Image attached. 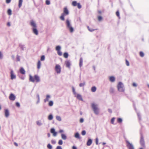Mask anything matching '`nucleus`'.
Returning <instances> with one entry per match:
<instances>
[{"instance_id": "12", "label": "nucleus", "mask_w": 149, "mask_h": 149, "mask_svg": "<svg viewBox=\"0 0 149 149\" xmlns=\"http://www.w3.org/2000/svg\"><path fill=\"white\" fill-rule=\"evenodd\" d=\"M32 30L33 33L36 35H38V31L36 29V28H32Z\"/></svg>"}, {"instance_id": "50", "label": "nucleus", "mask_w": 149, "mask_h": 149, "mask_svg": "<svg viewBox=\"0 0 149 149\" xmlns=\"http://www.w3.org/2000/svg\"><path fill=\"white\" fill-rule=\"evenodd\" d=\"M115 119V118H113L111 120V123L112 124H113L114 122Z\"/></svg>"}, {"instance_id": "18", "label": "nucleus", "mask_w": 149, "mask_h": 149, "mask_svg": "<svg viewBox=\"0 0 149 149\" xmlns=\"http://www.w3.org/2000/svg\"><path fill=\"white\" fill-rule=\"evenodd\" d=\"M20 73L22 74H25V71L23 68H21L19 70Z\"/></svg>"}, {"instance_id": "62", "label": "nucleus", "mask_w": 149, "mask_h": 149, "mask_svg": "<svg viewBox=\"0 0 149 149\" xmlns=\"http://www.w3.org/2000/svg\"><path fill=\"white\" fill-rule=\"evenodd\" d=\"M11 0H6V2L7 3H10Z\"/></svg>"}, {"instance_id": "20", "label": "nucleus", "mask_w": 149, "mask_h": 149, "mask_svg": "<svg viewBox=\"0 0 149 149\" xmlns=\"http://www.w3.org/2000/svg\"><path fill=\"white\" fill-rule=\"evenodd\" d=\"M76 97L79 100L83 101V99L82 97L79 94H77L76 96Z\"/></svg>"}, {"instance_id": "37", "label": "nucleus", "mask_w": 149, "mask_h": 149, "mask_svg": "<svg viewBox=\"0 0 149 149\" xmlns=\"http://www.w3.org/2000/svg\"><path fill=\"white\" fill-rule=\"evenodd\" d=\"M48 105L49 106H52L53 105V102L52 101H50L48 103Z\"/></svg>"}, {"instance_id": "49", "label": "nucleus", "mask_w": 149, "mask_h": 149, "mask_svg": "<svg viewBox=\"0 0 149 149\" xmlns=\"http://www.w3.org/2000/svg\"><path fill=\"white\" fill-rule=\"evenodd\" d=\"M50 1L49 0H46V4L47 5H49L50 4Z\"/></svg>"}, {"instance_id": "36", "label": "nucleus", "mask_w": 149, "mask_h": 149, "mask_svg": "<svg viewBox=\"0 0 149 149\" xmlns=\"http://www.w3.org/2000/svg\"><path fill=\"white\" fill-rule=\"evenodd\" d=\"M61 49V47L59 45L57 46L56 47V51H57L60 50Z\"/></svg>"}, {"instance_id": "59", "label": "nucleus", "mask_w": 149, "mask_h": 149, "mask_svg": "<svg viewBox=\"0 0 149 149\" xmlns=\"http://www.w3.org/2000/svg\"><path fill=\"white\" fill-rule=\"evenodd\" d=\"M84 120L83 118H81L79 120V122L80 123H82L84 122Z\"/></svg>"}, {"instance_id": "58", "label": "nucleus", "mask_w": 149, "mask_h": 149, "mask_svg": "<svg viewBox=\"0 0 149 149\" xmlns=\"http://www.w3.org/2000/svg\"><path fill=\"white\" fill-rule=\"evenodd\" d=\"M16 106L18 107H20V104L18 102H16Z\"/></svg>"}, {"instance_id": "21", "label": "nucleus", "mask_w": 149, "mask_h": 149, "mask_svg": "<svg viewBox=\"0 0 149 149\" xmlns=\"http://www.w3.org/2000/svg\"><path fill=\"white\" fill-rule=\"evenodd\" d=\"M109 79L111 82H113L115 81V78L113 76H111L109 77Z\"/></svg>"}, {"instance_id": "9", "label": "nucleus", "mask_w": 149, "mask_h": 149, "mask_svg": "<svg viewBox=\"0 0 149 149\" xmlns=\"http://www.w3.org/2000/svg\"><path fill=\"white\" fill-rule=\"evenodd\" d=\"M141 139L140 141V143L141 145L143 146L145 145V142L143 138V136L141 134Z\"/></svg>"}, {"instance_id": "19", "label": "nucleus", "mask_w": 149, "mask_h": 149, "mask_svg": "<svg viewBox=\"0 0 149 149\" xmlns=\"http://www.w3.org/2000/svg\"><path fill=\"white\" fill-rule=\"evenodd\" d=\"M29 79L30 81L32 82H35L34 76V77H33L31 75H29Z\"/></svg>"}, {"instance_id": "8", "label": "nucleus", "mask_w": 149, "mask_h": 149, "mask_svg": "<svg viewBox=\"0 0 149 149\" xmlns=\"http://www.w3.org/2000/svg\"><path fill=\"white\" fill-rule=\"evenodd\" d=\"M16 98L15 96L12 93L10 94L9 96V99L12 101H14Z\"/></svg>"}, {"instance_id": "53", "label": "nucleus", "mask_w": 149, "mask_h": 149, "mask_svg": "<svg viewBox=\"0 0 149 149\" xmlns=\"http://www.w3.org/2000/svg\"><path fill=\"white\" fill-rule=\"evenodd\" d=\"M86 134V132L85 130H83L81 132V134L82 135H84Z\"/></svg>"}, {"instance_id": "1", "label": "nucleus", "mask_w": 149, "mask_h": 149, "mask_svg": "<svg viewBox=\"0 0 149 149\" xmlns=\"http://www.w3.org/2000/svg\"><path fill=\"white\" fill-rule=\"evenodd\" d=\"M91 107L94 113L96 115H98L100 109L98 105L94 103H92L91 104Z\"/></svg>"}, {"instance_id": "35", "label": "nucleus", "mask_w": 149, "mask_h": 149, "mask_svg": "<svg viewBox=\"0 0 149 149\" xmlns=\"http://www.w3.org/2000/svg\"><path fill=\"white\" fill-rule=\"evenodd\" d=\"M63 56L65 58H67L68 56V53L67 52L64 53L63 54Z\"/></svg>"}, {"instance_id": "39", "label": "nucleus", "mask_w": 149, "mask_h": 149, "mask_svg": "<svg viewBox=\"0 0 149 149\" xmlns=\"http://www.w3.org/2000/svg\"><path fill=\"white\" fill-rule=\"evenodd\" d=\"M77 2L75 1H73L72 2V5L73 6H77Z\"/></svg>"}, {"instance_id": "23", "label": "nucleus", "mask_w": 149, "mask_h": 149, "mask_svg": "<svg viewBox=\"0 0 149 149\" xmlns=\"http://www.w3.org/2000/svg\"><path fill=\"white\" fill-rule=\"evenodd\" d=\"M74 136L76 138L78 139H80V135L78 132H77L75 134Z\"/></svg>"}, {"instance_id": "56", "label": "nucleus", "mask_w": 149, "mask_h": 149, "mask_svg": "<svg viewBox=\"0 0 149 149\" xmlns=\"http://www.w3.org/2000/svg\"><path fill=\"white\" fill-rule=\"evenodd\" d=\"M3 58V55L2 52L0 51V59H1Z\"/></svg>"}, {"instance_id": "11", "label": "nucleus", "mask_w": 149, "mask_h": 149, "mask_svg": "<svg viewBox=\"0 0 149 149\" xmlns=\"http://www.w3.org/2000/svg\"><path fill=\"white\" fill-rule=\"evenodd\" d=\"M51 132L53 134L54 136H55L57 135V132L55 131V130L54 128H52L51 129Z\"/></svg>"}, {"instance_id": "28", "label": "nucleus", "mask_w": 149, "mask_h": 149, "mask_svg": "<svg viewBox=\"0 0 149 149\" xmlns=\"http://www.w3.org/2000/svg\"><path fill=\"white\" fill-rule=\"evenodd\" d=\"M91 90L92 92H95L96 90V88L95 86H93L91 88Z\"/></svg>"}, {"instance_id": "46", "label": "nucleus", "mask_w": 149, "mask_h": 149, "mask_svg": "<svg viewBox=\"0 0 149 149\" xmlns=\"http://www.w3.org/2000/svg\"><path fill=\"white\" fill-rule=\"evenodd\" d=\"M45 59V56L44 55L42 56L41 57L40 60L41 61H43Z\"/></svg>"}, {"instance_id": "26", "label": "nucleus", "mask_w": 149, "mask_h": 149, "mask_svg": "<svg viewBox=\"0 0 149 149\" xmlns=\"http://www.w3.org/2000/svg\"><path fill=\"white\" fill-rule=\"evenodd\" d=\"M61 138L63 140H65L67 139L66 136L64 134H62L61 135Z\"/></svg>"}, {"instance_id": "14", "label": "nucleus", "mask_w": 149, "mask_h": 149, "mask_svg": "<svg viewBox=\"0 0 149 149\" xmlns=\"http://www.w3.org/2000/svg\"><path fill=\"white\" fill-rule=\"evenodd\" d=\"M65 64L66 65V67L69 68H70V66L71 65L70 62V61H67L65 62Z\"/></svg>"}, {"instance_id": "60", "label": "nucleus", "mask_w": 149, "mask_h": 149, "mask_svg": "<svg viewBox=\"0 0 149 149\" xmlns=\"http://www.w3.org/2000/svg\"><path fill=\"white\" fill-rule=\"evenodd\" d=\"M116 15H117V16L118 17H119V12L118 11H117L116 12Z\"/></svg>"}, {"instance_id": "2", "label": "nucleus", "mask_w": 149, "mask_h": 149, "mask_svg": "<svg viewBox=\"0 0 149 149\" xmlns=\"http://www.w3.org/2000/svg\"><path fill=\"white\" fill-rule=\"evenodd\" d=\"M66 28L69 30L70 32L73 33L74 31V29L71 24L70 21L68 19L66 20Z\"/></svg>"}, {"instance_id": "41", "label": "nucleus", "mask_w": 149, "mask_h": 149, "mask_svg": "<svg viewBox=\"0 0 149 149\" xmlns=\"http://www.w3.org/2000/svg\"><path fill=\"white\" fill-rule=\"evenodd\" d=\"M19 46L22 50H24V48H25L24 45L21 44L19 45Z\"/></svg>"}, {"instance_id": "43", "label": "nucleus", "mask_w": 149, "mask_h": 149, "mask_svg": "<svg viewBox=\"0 0 149 149\" xmlns=\"http://www.w3.org/2000/svg\"><path fill=\"white\" fill-rule=\"evenodd\" d=\"M57 53L60 56H61L62 54V53L60 50L58 51Z\"/></svg>"}, {"instance_id": "27", "label": "nucleus", "mask_w": 149, "mask_h": 149, "mask_svg": "<svg viewBox=\"0 0 149 149\" xmlns=\"http://www.w3.org/2000/svg\"><path fill=\"white\" fill-rule=\"evenodd\" d=\"M22 2H23L22 0H19L18 7L19 8H20L21 7V6H22Z\"/></svg>"}, {"instance_id": "29", "label": "nucleus", "mask_w": 149, "mask_h": 149, "mask_svg": "<svg viewBox=\"0 0 149 149\" xmlns=\"http://www.w3.org/2000/svg\"><path fill=\"white\" fill-rule=\"evenodd\" d=\"M72 88L73 94L75 95V96H76V95H77V93L75 91V89L73 86H72Z\"/></svg>"}, {"instance_id": "48", "label": "nucleus", "mask_w": 149, "mask_h": 149, "mask_svg": "<svg viewBox=\"0 0 149 149\" xmlns=\"http://www.w3.org/2000/svg\"><path fill=\"white\" fill-rule=\"evenodd\" d=\"M85 85V83L84 82L83 83H80L79 84V86L80 87H81L83 86H84Z\"/></svg>"}, {"instance_id": "17", "label": "nucleus", "mask_w": 149, "mask_h": 149, "mask_svg": "<svg viewBox=\"0 0 149 149\" xmlns=\"http://www.w3.org/2000/svg\"><path fill=\"white\" fill-rule=\"evenodd\" d=\"M92 142V140L91 139H89L86 143V145L87 146H90Z\"/></svg>"}, {"instance_id": "22", "label": "nucleus", "mask_w": 149, "mask_h": 149, "mask_svg": "<svg viewBox=\"0 0 149 149\" xmlns=\"http://www.w3.org/2000/svg\"><path fill=\"white\" fill-rule=\"evenodd\" d=\"M83 60L82 58L81 57L79 60V65L80 67H81L83 65Z\"/></svg>"}, {"instance_id": "15", "label": "nucleus", "mask_w": 149, "mask_h": 149, "mask_svg": "<svg viewBox=\"0 0 149 149\" xmlns=\"http://www.w3.org/2000/svg\"><path fill=\"white\" fill-rule=\"evenodd\" d=\"M5 115L6 117L7 118L9 115V112L8 109H6L5 110Z\"/></svg>"}, {"instance_id": "61", "label": "nucleus", "mask_w": 149, "mask_h": 149, "mask_svg": "<svg viewBox=\"0 0 149 149\" xmlns=\"http://www.w3.org/2000/svg\"><path fill=\"white\" fill-rule=\"evenodd\" d=\"M56 149H62L61 147L60 146H58Z\"/></svg>"}, {"instance_id": "3", "label": "nucleus", "mask_w": 149, "mask_h": 149, "mask_svg": "<svg viewBox=\"0 0 149 149\" xmlns=\"http://www.w3.org/2000/svg\"><path fill=\"white\" fill-rule=\"evenodd\" d=\"M69 14V11L66 7H65L63 9V13L61 14L60 19L62 21L65 20L64 16Z\"/></svg>"}, {"instance_id": "51", "label": "nucleus", "mask_w": 149, "mask_h": 149, "mask_svg": "<svg viewBox=\"0 0 149 149\" xmlns=\"http://www.w3.org/2000/svg\"><path fill=\"white\" fill-rule=\"evenodd\" d=\"M125 63H126V65L127 66H129V65H130L129 63V61L127 60H126Z\"/></svg>"}, {"instance_id": "34", "label": "nucleus", "mask_w": 149, "mask_h": 149, "mask_svg": "<svg viewBox=\"0 0 149 149\" xmlns=\"http://www.w3.org/2000/svg\"><path fill=\"white\" fill-rule=\"evenodd\" d=\"M53 118V116L51 114H50L48 117V119L49 120H52Z\"/></svg>"}, {"instance_id": "33", "label": "nucleus", "mask_w": 149, "mask_h": 149, "mask_svg": "<svg viewBox=\"0 0 149 149\" xmlns=\"http://www.w3.org/2000/svg\"><path fill=\"white\" fill-rule=\"evenodd\" d=\"M114 89L113 88L111 87L110 88L109 90V92L111 93H113L114 92Z\"/></svg>"}, {"instance_id": "64", "label": "nucleus", "mask_w": 149, "mask_h": 149, "mask_svg": "<svg viewBox=\"0 0 149 149\" xmlns=\"http://www.w3.org/2000/svg\"><path fill=\"white\" fill-rule=\"evenodd\" d=\"M38 100H40V97L39 95L38 94L37 95Z\"/></svg>"}, {"instance_id": "5", "label": "nucleus", "mask_w": 149, "mask_h": 149, "mask_svg": "<svg viewBox=\"0 0 149 149\" xmlns=\"http://www.w3.org/2000/svg\"><path fill=\"white\" fill-rule=\"evenodd\" d=\"M126 142L127 143V146L129 149H134V146L132 143L127 140H126Z\"/></svg>"}, {"instance_id": "31", "label": "nucleus", "mask_w": 149, "mask_h": 149, "mask_svg": "<svg viewBox=\"0 0 149 149\" xmlns=\"http://www.w3.org/2000/svg\"><path fill=\"white\" fill-rule=\"evenodd\" d=\"M56 120L59 121H60L61 120V118L60 116H57L56 117Z\"/></svg>"}, {"instance_id": "47", "label": "nucleus", "mask_w": 149, "mask_h": 149, "mask_svg": "<svg viewBox=\"0 0 149 149\" xmlns=\"http://www.w3.org/2000/svg\"><path fill=\"white\" fill-rule=\"evenodd\" d=\"M137 115L139 120H141V117L140 113H137Z\"/></svg>"}, {"instance_id": "16", "label": "nucleus", "mask_w": 149, "mask_h": 149, "mask_svg": "<svg viewBox=\"0 0 149 149\" xmlns=\"http://www.w3.org/2000/svg\"><path fill=\"white\" fill-rule=\"evenodd\" d=\"M50 97L51 96L50 95H46V98L44 100V102L45 103L49 101Z\"/></svg>"}, {"instance_id": "44", "label": "nucleus", "mask_w": 149, "mask_h": 149, "mask_svg": "<svg viewBox=\"0 0 149 149\" xmlns=\"http://www.w3.org/2000/svg\"><path fill=\"white\" fill-rule=\"evenodd\" d=\"M77 6L78 8L79 9H80L81 8V6L79 3H77Z\"/></svg>"}, {"instance_id": "38", "label": "nucleus", "mask_w": 149, "mask_h": 149, "mask_svg": "<svg viewBox=\"0 0 149 149\" xmlns=\"http://www.w3.org/2000/svg\"><path fill=\"white\" fill-rule=\"evenodd\" d=\"M122 119L121 118H118L117 119V122L118 123H121L122 122Z\"/></svg>"}, {"instance_id": "24", "label": "nucleus", "mask_w": 149, "mask_h": 149, "mask_svg": "<svg viewBox=\"0 0 149 149\" xmlns=\"http://www.w3.org/2000/svg\"><path fill=\"white\" fill-rule=\"evenodd\" d=\"M36 123L37 125L39 126H41L42 125V123L41 120H38L36 121Z\"/></svg>"}, {"instance_id": "25", "label": "nucleus", "mask_w": 149, "mask_h": 149, "mask_svg": "<svg viewBox=\"0 0 149 149\" xmlns=\"http://www.w3.org/2000/svg\"><path fill=\"white\" fill-rule=\"evenodd\" d=\"M41 63L40 61H39L37 63V68L39 69L40 68Z\"/></svg>"}, {"instance_id": "55", "label": "nucleus", "mask_w": 149, "mask_h": 149, "mask_svg": "<svg viewBox=\"0 0 149 149\" xmlns=\"http://www.w3.org/2000/svg\"><path fill=\"white\" fill-rule=\"evenodd\" d=\"M98 20L99 21H101L102 19V17L101 16H99L98 18Z\"/></svg>"}, {"instance_id": "54", "label": "nucleus", "mask_w": 149, "mask_h": 149, "mask_svg": "<svg viewBox=\"0 0 149 149\" xmlns=\"http://www.w3.org/2000/svg\"><path fill=\"white\" fill-rule=\"evenodd\" d=\"M51 142L52 144H55L56 143V141L55 140H52L51 141Z\"/></svg>"}, {"instance_id": "40", "label": "nucleus", "mask_w": 149, "mask_h": 149, "mask_svg": "<svg viewBox=\"0 0 149 149\" xmlns=\"http://www.w3.org/2000/svg\"><path fill=\"white\" fill-rule=\"evenodd\" d=\"M7 13L9 15H11L12 14V11L10 9L8 10L7 11Z\"/></svg>"}, {"instance_id": "30", "label": "nucleus", "mask_w": 149, "mask_h": 149, "mask_svg": "<svg viewBox=\"0 0 149 149\" xmlns=\"http://www.w3.org/2000/svg\"><path fill=\"white\" fill-rule=\"evenodd\" d=\"M87 28L88 30L91 32H93L94 31L96 30V29H93L92 28H91L89 26H87Z\"/></svg>"}, {"instance_id": "52", "label": "nucleus", "mask_w": 149, "mask_h": 149, "mask_svg": "<svg viewBox=\"0 0 149 149\" xmlns=\"http://www.w3.org/2000/svg\"><path fill=\"white\" fill-rule=\"evenodd\" d=\"M17 60L18 61H20V56L18 55L17 56Z\"/></svg>"}, {"instance_id": "7", "label": "nucleus", "mask_w": 149, "mask_h": 149, "mask_svg": "<svg viewBox=\"0 0 149 149\" xmlns=\"http://www.w3.org/2000/svg\"><path fill=\"white\" fill-rule=\"evenodd\" d=\"M61 68L60 65H56L55 70L57 73L59 74L61 72Z\"/></svg>"}, {"instance_id": "32", "label": "nucleus", "mask_w": 149, "mask_h": 149, "mask_svg": "<svg viewBox=\"0 0 149 149\" xmlns=\"http://www.w3.org/2000/svg\"><path fill=\"white\" fill-rule=\"evenodd\" d=\"M47 148L49 149H52V146L50 144L48 143L47 145Z\"/></svg>"}, {"instance_id": "57", "label": "nucleus", "mask_w": 149, "mask_h": 149, "mask_svg": "<svg viewBox=\"0 0 149 149\" xmlns=\"http://www.w3.org/2000/svg\"><path fill=\"white\" fill-rule=\"evenodd\" d=\"M95 143L96 145L98 144V139L97 138L95 139Z\"/></svg>"}, {"instance_id": "63", "label": "nucleus", "mask_w": 149, "mask_h": 149, "mask_svg": "<svg viewBox=\"0 0 149 149\" xmlns=\"http://www.w3.org/2000/svg\"><path fill=\"white\" fill-rule=\"evenodd\" d=\"M132 85L134 87H136L137 86V84L135 83H133L132 84Z\"/></svg>"}, {"instance_id": "42", "label": "nucleus", "mask_w": 149, "mask_h": 149, "mask_svg": "<svg viewBox=\"0 0 149 149\" xmlns=\"http://www.w3.org/2000/svg\"><path fill=\"white\" fill-rule=\"evenodd\" d=\"M63 141L62 140H59L58 142V144L60 145H62L63 144Z\"/></svg>"}, {"instance_id": "45", "label": "nucleus", "mask_w": 149, "mask_h": 149, "mask_svg": "<svg viewBox=\"0 0 149 149\" xmlns=\"http://www.w3.org/2000/svg\"><path fill=\"white\" fill-rule=\"evenodd\" d=\"M144 54L142 52H140V55L141 57H143L144 56Z\"/></svg>"}, {"instance_id": "6", "label": "nucleus", "mask_w": 149, "mask_h": 149, "mask_svg": "<svg viewBox=\"0 0 149 149\" xmlns=\"http://www.w3.org/2000/svg\"><path fill=\"white\" fill-rule=\"evenodd\" d=\"M10 79L11 80L15 79L16 78V76L14 74V71L12 69L10 70Z\"/></svg>"}, {"instance_id": "4", "label": "nucleus", "mask_w": 149, "mask_h": 149, "mask_svg": "<svg viewBox=\"0 0 149 149\" xmlns=\"http://www.w3.org/2000/svg\"><path fill=\"white\" fill-rule=\"evenodd\" d=\"M117 88L118 90L120 92H124V88L123 84L121 82H119L117 85Z\"/></svg>"}, {"instance_id": "10", "label": "nucleus", "mask_w": 149, "mask_h": 149, "mask_svg": "<svg viewBox=\"0 0 149 149\" xmlns=\"http://www.w3.org/2000/svg\"><path fill=\"white\" fill-rule=\"evenodd\" d=\"M30 24L33 28H37L36 24L35 22L33 20L31 21Z\"/></svg>"}, {"instance_id": "13", "label": "nucleus", "mask_w": 149, "mask_h": 149, "mask_svg": "<svg viewBox=\"0 0 149 149\" xmlns=\"http://www.w3.org/2000/svg\"><path fill=\"white\" fill-rule=\"evenodd\" d=\"M35 81L36 80L37 82H39L40 81V79L39 77L37 75H34Z\"/></svg>"}]
</instances>
